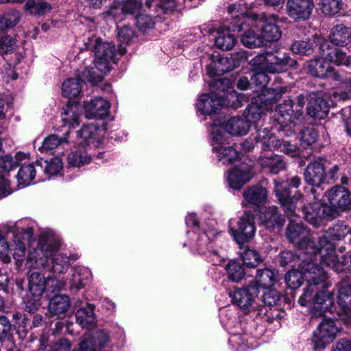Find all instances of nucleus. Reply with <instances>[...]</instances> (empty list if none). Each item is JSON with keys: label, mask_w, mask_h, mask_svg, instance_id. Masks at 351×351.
<instances>
[{"label": "nucleus", "mask_w": 351, "mask_h": 351, "mask_svg": "<svg viewBox=\"0 0 351 351\" xmlns=\"http://www.w3.org/2000/svg\"><path fill=\"white\" fill-rule=\"evenodd\" d=\"M306 241L300 243V248L298 247L295 255L291 251L281 252L279 262L282 267L288 265L295 266L298 264L304 271L307 285L304 288L298 302L303 306L313 304L311 314L317 317L327 311H333L334 294L328 290L331 283L328 281L327 273L317 263L309 261V249H304L302 246Z\"/></svg>", "instance_id": "nucleus-1"}, {"label": "nucleus", "mask_w": 351, "mask_h": 351, "mask_svg": "<svg viewBox=\"0 0 351 351\" xmlns=\"http://www.w3.org/2000/svg\"><path fill=\"white\" fill-rule=\"evenodd\" d=\"M60 245L51 237L43 236L35 248L30 249L26 258L25 267L28 269H43L53 274L65 273L70 260L75 261L77 256H67L56 253Z\"/></svg>", "instance_id": "nucleus-2"}, {"label": "nucleus", "mask_w": 351, "mask_h": 351, "mask_svg": "<svg viewBox=\"0 0 351 351\" xmlns=\"http://www.w3.org/2000/svg\"><path fill=\"white\" fill-rule=\"evenodd\" d=\"M289 191L283 184H276V196L289 220V223L287 228V237L291 243L298 244V247L300 248V243L302 241L314 239L307 234L305 228L301 223V220H298L293 215V212H295L292 209L293 199L289 198Z\"/></svg>", "instance_id": "nucleus-3"}, {"label": "nucleus", "mask_w": 351, "mask_h": 351, "mask_svg": "<svg viewBox=\"0 0 351 351\" xmlns=\"http://www.w3.org/2000/svg\"><path fill=\"white\" fill-rule=\"evenodd\" d=\"M302 246L304 249H309L308 251L309 261L315 263V261L319 259L321 264L335 271L337 273L343 271L342 259L340 261L337 257L333 243L321 244L319 241L316 243L315 240H308L304 242Z\"/></svg>", "instance_id": "nucleus-4"}, {"label": "nucleus", "mask_w": 351, "mask_h": 351, "mask_svg": "<svg viewBox=\"0 0 351 351\" xmlns=\"http://www.w3.org/2000/svg\"><path fill=\"white\" fill-rule=\"evenodd\" d=\"M241 103V97L236 91L231 90L222 95L213 92L210 95H202L196 103V107L202 114H211L216 113L224 106L237 108Z\"/></svg>", "instance_id": "nucleus-5"}, {"label": "nucleus", "mask_w": 351, "mask_h": 351, "mask_svg": "<svg viewBox=\"0 0 351 351\" xmlns=\"http://www.w3.org/2000/svg\"><path fill=\"white\" fill-rule=\"evenodd\" d=\"M251 63L253 66H257L258 69H265L268 73H275L285 71L289 67L294 66L296 61L284 53L277 56L258 55L251 60Z\"/></svg>", "instance_id": "nucleus-6"}, {"label": "nucleus", "mask_w": 351, "mask_h": 351, "mask_svg": "<svg viewBox=\"0 0 351 351\" xmlns=\"http://www.w3.org/2000/svg\"><path fill=\"white\" fill-rule=\"evenodd\" d=\"M85 49L93 51L94 60L110 66L111 62L115 63V46L111 43L102 42L101 39L95 36L88 37L84 40Z\"/></svg>", "instance_id": "nucleus-7"}, {"label": "nucleus", "mask_w": 351, "mask_h": 351, "mask_svg": "<svg viewBox=\"0 0 351 351\" xmlns=\"http://www.w3.org/2000/svg\"><path fill=\"white\" fill-rule=\"evenodd\" d=\"M226 138L218 130L213 132L212 146L219 162L228 165L239 158V153L232 146H227Z\"/></svg>", "instance_id": "nucleus-8"}, {"label": "nucleus", "mask_w": 351, "mask_h": 351, "mask_svg": "<svg viewBox=\"0 0 351 351\" xmlns=\"http://www.w3.org/2000/svg\"><path fill=\"white\" fill-rule=\"evenodd\" d=\"M337 332L338 328L333 319H323L313 332L312 337L313 348L324 349L336 338Z\"/></svg>", "instance_id": "nucleus-9"}, {"label": "nucleus", "mask_w": 351, "mask_h": 351, "mask_svg": "<svg viewBox=\"0 0 351 351\" xmlns=\"http://www.w3.org/2000/svg\"><path fill=\"white\" fill-rule=\"evenodd\" d=\"M231 236L238 244H244L252 239L256 233L254 215L245 211L237 222V228L229 230Z\"/></svg>", "instance_id": "nucleus-10"}, {"label": "nucleus", "mask_w": 351, "mask_h": 351, "mask_svg": "<svg viewBox=\"0 0 351 351\" xmlns=\"http://www.w3.org/2000/svg\"><path fill=\"white\" fill-rule=\"evenodd\" d=\"M110 341L109 333L104 329H98L82 337L77 351H106Z\"/></svg>", "instance_id": "nucleus-11"}, {"label": "nucleus", "mask_w": 351, "mask_h": 351, "mask_svg": "<svg viewBox=\"0 0 351 351\" xmlns=\"http://www.w3.org/2000/svg\"><path fill=\"white\" fill-rule=\"evenodd\" d=\"M326 165H330L326 159L319 158L311 162L305 169V182L313 186L319 187L327 180Z\"/></svg>", "instance_id": "nucleus-12"}, {"label": "nucleus", "mask_w": 351, "mask_h": 351, "mask_svg": "<svg viewBox=\"0 0 351 351\" xmlns=\"http://www.w3.org/2000/svg\"><path fill=\"white\" fill-rule=\"evenodd\" d=\"M276 116L278 123L282 126L293 124L294 126L301 124L304 119V113L300 110H295L293 101L291 99L285 100L278 106Z\"/></svg>", "instance_id": "nucleus-13"}, {"label": "nucleus", "mask_w": 351, "mask_h": 351, "mask_svg": "<svg viewBox=\"0 0 351 351\" xmlns=\"http://www.w3.org/2000/svg\"><path fill=\"white\" fill-rule=\"evenodd\" d=\"M258 295V288L252 284H249L244 288L235 290L230 296L233 304L242 308L245 313H250L255 309Z\"/></svg>", "instance_id": "nucleus-14"}, {"label": "nucleus", "mask_w": 351, "mask_h": 351, "mask_svg": "<svg viewBox=\"0 0 351 351\" xmlns=\"http://www.w3.org/2000/svg\"><path fill=\"white\" fill-rule=\"evenodd\" d=\"M215 232L210 230L202 232L199 234L197 241V250L200 254L206 256L208 261L213 265H219L223 261V257L213 249L212 239L210 237H214Z\"/></svg>", "instance_id": "nucleus-15"}, {"label": "nucleus", "mask_w": 351, "mask_h": 351, "mask_svg": "<svg viewBox=\"0 0 351 351\" xmlns=\"http://www.w3.org/2000/svg\"><path fill=\"white\" fill-rule=\"evenodd\" d=\"M307 72L311 75L319 78H331L335 81L341 80L340 75L324 58L311 60L307 66Z\"/></svg>", "instance_id": "nucleus-16"}, {"label": "nucleus", "mask_w": 351, "mask_h": 351, "mask_svg": "<svg viewBox=\"0 0 351 351\" xmlns=\"http://www.w3.org/2000/svg\"><path fill=\"white\" fill-rule=\"evenodd\" d=\"M244 207L250 206L260 210L267 200L268 191L266 188L257 184L248 187L243 192Z\"/></svg>", "instance_id": "nucleus-17"}, {"label": "nucleus", "mask_w": 351, "mask_h": 351, "mask_svg": "<svg viewBox=\"0 0 351 351\" xmlns=\"http://www.w3.org/2000/svg\"><path fill=\"white\" fill-rule=\"evenodd\" d=\"M12 241L10 243V252H12L18 267L22 265L25 255V241L30 237L23 229L15 228L11 232Z\"/></svg>", "instance_id": "nucleus-18"}, {"label": "nucleus", "mask_w": 351, "mask_h": 351, "mask_svg": "<svg viewBox=\"0 0 351 351\" xmlns=\"http://www.w3.org/2000/svg\"><path fill=\"white\" fill-rule=\"evenodd\" d=\"M329 204L341 213L351 209V193L341 186L331 188L326 193Z\"/></svg>", "instance_id": "nucleus-19"}, {"label": "nucleus", "mask_w": 351, "mask_h": 351, "mask_svg": "<svg viewBox=\"0 0 351 351\" xmlns=\"http://www.w3.org/2000/svg\"><path fill=\"white\" fill-rule=\"evenodd\" d=\"M288 15L297 21L306 20L312 14L314 8L313 0H288L287 2Z\"/></svg>", "instance_id": "nucleus-20"}, {"label": "nucleus", "mask_w": 351, "mask_h": 351, "mask_svg": "<svg viewBox=\"0 0 351 351\" xmlns=\"http://www.w3.org/2000/svg\"><path fill=\"white\" fill-rule=\"evenodd\" d=\"M91 277L90 271L84 267H75L73 272L69 279V282H62L58 286V289H69L70 290H80L88 282Z\"/></svg>", "instance_id": "nucleus-21"}, {"label": "nucleus", "mask_w": 351, "mask_h": 351, "mask_svg": "<svg viewBox=\"0 0 351 351\" xmlns=\"http://www.w3.org/2000/svg\"><path fill=\"white\" fill-rule=\"evenodd\" d=\"M320 54L330 63L336 65L348 66L351 62V57L347 56L342 50L337 48H330L328 40H323L319 47Z\"/></svg>", "instance_id": "nucleus-22"}, {"label": "nucleus", "mask_w": 351, "mask_h": 351, "mask_svg": "<svg viewBox=\"0 0 351 351\" xmlns=\"http://www.w3.org/2000/svg\"><path fill=\"white\" fill-rule=\"evenodd\" d=\"M252 177L250 167L247 164L241 163L229 171L228 182L231 188L239 189L248 182Z\"/></svg>", "instance_id": "nucleus-23"}, {"label": "nucleus", "mask_w": 351, "mask_h": 351, "mask_svg": "<svg viewBox=\"0 0 351 351\" xmlns=\"http://www.w3.org/2000/svg\"><path fill=\"white\" fill-rule=\"evenodd\" d=\"M110 106L107 100L100 97H95L90 101L84 102L86 117L88 118L104 119L108 114Z\"/></svg>", "instance_id": "nucleus-24"}, {"label": "nucleus", "mask_w": 351, "mask_h": 351, "mask_svg": "<svg viewBox=\"0 0 351 351\" xmlns=\"http://www.w3.org/2000/svg\"><path fill=\"white\" fill-rule=\"evenodd\" d=\"M292 199H293L292 209L295 210V212H293V215L295 218L298 220L303 218L315 227H319L321 221L320 218L317 214L315 215L313 213L308 211V208L304 206L303 195H299L298 198L294 197Z\"/></svg>", "instance_id": "nucleus-25"}, {"label": "nucleus", "mask_w": 351, "mask_h": 351, "mask_svg": "<svg viewBox=\"0 0 351 351\" xmlns=\"http://www.w3.org/2000/svg\"><path fill=\"white\" fill-rule=\"evenodd\" d=\"M258 212L261 223L267 228H281L285 223V219L278 213L276 206H269L264 212L261 210Z\"/></svg>", "instance_id": "nucleus-26"}, {"label": "nucleus", "mask_w": 351, "mask_h": 351, "mask_svg": "<svg viewBox=\"0 0 351 351\" xmlns=\"http://www.w3.org/2000/svg\"><path fill=\"white\" fill-rule=\"evenodd\" d=\"M110 66L104 63L94 60L93 66L86 68L82 73V77L93 84L101 82L104 75L109 72Z\"/></svg>", "instance_id": "nucleus-27"}, {"label": "nucleus", "mask_w": 351, "mask_h": 351, "mask_svg": "<svg viewBox=\"0 0 351 351\" xmlns=\"http://www.w3.org/2000/svg\"><path fill=\"white\" fill-rule=\"evenodd\" d=\"M254 138L257 146L264 150L280 149V140L271 134L267 128L258 130Z\"/></svg>", "instance_id": "nucleus-28"}, {"label": "nucleus", "mask_w": 351, "mask_h": 351, "mask_svg": "<svg viewBox=\"0 0 351 351\" xmlns=\"http://www.w3.org/2000/svg\"><path fill=\"white\" fill-rule=\"evenodd\" d=\"M351 234V227H348L343 222H338L328 228L318 239L321 244L339 241L345 237L347 234Z\"/></svg>", "instance_id": "nucleus-29"}, {"label": "nucleus", "mask_w": 351, "mask_h": 351, "mask_svg": "<svg viewBox=\"0 0 351 351\" xmlns=\"http://www.w3.org/2000/svg\"><path fill=\"white\" fill-rule=\"evenodd\" d=\"M82 115V108L80 104L69 101L62 108V121L65 125L75 128L80 124V118Z\"/></svg>", "instance_id": "nucleus-30"}, {"label": "nucleus", "mask_w": 351, "mask_h": 351, "mask_svg": "<svg viewBox=\"0 0 351 351\" xmlns=\"http://www.w3.org/2000/svg\"><path fill=\"white\" fill-rule=\"evenodd\" d=\"M329 38L336 46L346 45L351 41V28L343 24L337 25L332 28Z\"/></svg>", "instance_id": "nucleus-31"}, {"label": "nucleus", "mask_w": 351, "mask_h": 351, "mask_svg": "<svg viewBox=\"0 0 351 351\" xmlns=\"http://www.w3.org/2000/svg\"><path fill=\"white\" fill-rule=\"evenodd\" d=\"M29 269L30 273L28 278L29 291L34 297H40L44 293L46 287V278L38 271Z\"/></svg>", "instance_id": "nucleus-32"}, {"label": "nucleus", "mask_w": 351, "mask_h": 351, "mask_svg": "<svg viewBox=\"0 0 351 351\" xmlns=\"http://www.w3.org/2000/svg\"><path fill=\"white\" fill-rule=\"evenodd\" d=\"M276 280V274L274 271L269 269H258L254 280L250 282L255 287L259 289H270Z\"/></svg>", "instance_id": "nucleus-33"}, {"label": "nucleus", "mask_w": 351, "mask_h": 351, "mask_svg": "<svg viewBox=\"0 0 351 351\" xmlns=\"http://www.w3.org/2000/svg\"><path fill=\"white\" fill-rule=\"evenodd\" d=\"M39 170L36 167V162L23 165L16 176L19 186L25 187L31 184L36 176V173Z\"/></svg>", "instance_id": "nucleus-34"}, {"label": "nucleus", "mask_w": 351, "mask_h": 351, "mask_svg": "<svg viewBox=\"0 0 351 351\" xmlns=\"http://www.w3.org/2000/svg\"><path fill=\"white\" fill-rule=\"evenodd\" d=\"M329 112V106L326 100L317 97L314 101H311L307 106V113L314 119H323Z\"/></svg>", "instance_id": "nucleus-35"}, {"label": "nucleus", "mask_w": 351, "mask_h": 351, "mask_svg": "<svg viewBox=\"0 0 351 351\" xmlns=\"http://www.w3.org/2000/svg\"><path fill=\"white\" fill-rule=\"evenodd\" d=\"M39 171L51 177L58 175L62 168V162L60 158L54 157L50 160H43L36 161Z\"/></svg>", "instance_id": "nucleus-36"}, {"label": "nucleus", "mask_w": 351, "mask_h": 351, "mask_svg": "<svg viewBox=\"0 0 351 351\" xmlns=\"http://www.w3.org/2000/svg\"><path fill=\"white\" fill-rule=\"evenodd\" d=\"M232 69L231 60L226 57L213 60L207 66V73L210 76H220Z\"/></svg>", "instance_id": "nucleus-37"}, {"label": "nucleus", "mask_w": 351, "mask_h": 351, "mask_svg": "<svg viewBox=\"0 0 351 351\" xmlns=\"http://www.w3.org/2000/svg\"><path fill=\"white\" fill-rule=\"evenodd\" d=\"M323 40L320 38H308L306 40H296L292 45L291 49L296 54L309 56L313 53L314 47Z\"/></svg>", "instance_id": "nucleus-38"}, {"label": "nucleus", "mask_w": 351, "mask_h": 351, "mask_svg": "<svg viewBox=\"0 0 351 351\" xmlns=\"http://www.w3.org/2000/svg\"><path fill=\"white\" fill-rule=\"evenodd\" d=\"M250 124L243 119L232 117L225 124V130L232 135L243 136L247 133Z\"/></svg>", "instance_id": "nucleus-39"}, {"label": "nucleus", "mask_w": 351, "mask_h": 351, "mask_svg": "<svg viewBox=\"0 0 351 351\" xmlns=\"http://www.w3.org/2000/svg\"><path fill=\"white\" fill-rule=\"evenodd\" d=\"M70 306L69 297L66 295H57L53 297L48 305L49 312L53 315H60L65 313Z\"/></svg>", "instance_id": "nucleus-40"}, {"label": "nucleus", "mask_w": 351, "mask_h": 351, "mask_svg": "<svg viewBox=\"0 0 351 351\" xmlns=\"http://www.w3.org/2000/svg\"><path fill=\"white\" fill-rule=\"evenodd\" d=\"M217 34L218 36L215 38L216 47L224 51L232 49L236 43V38L230 30L221 29L217 32Z\"/></svg>", "instance_id": "nucleus-41"}, {"label": "nucleus", "mask_w": 351, "mask_h": 351, "mask_svg": "<svg viewBox=\"0 0 351 351\" xmlns=\"http://www.w3.org/2000/svg\"><path fill=\"white\" fill-rule=\"evenodd\" d=\"M338 289L337 302L343 311L351 305V284L343 280L339 283Z\"/></svg>", "instance_id": "nucleus-42"}, {"label": "nucleus", "mask_w": 351, "mask_h": 351, "mask_svg": "<svg viewBox=\"0 0 351 351\" xmlns=\"http://www.w3.org/2000/svg\"><path fill=\"white\" fill-rule=\"evenodd\" d=\"M281 36L280 27L274 23H267L261 28V37L263 41V45L267 43L277 41Z\"/></svg>", "instance_id": "nucleus-43"}, {"label": "nucleus", "mask_w": 351, "mask_h": 351, "mask_svg": "<svg viewBox=\"0 0 351 351\" xmlns=\"http://www.w3.org/2000/svg\"><path fill=\"white\" fill-rule=\"evenodd\" d=\"M82 91L81 81L76 78H69L62 84V95L71 99L80 95Z\"/></svg>", "instance_id": "nucleus-44"}, {"label": "nucleus", "mask_w": 351, "mask_h": 351, "mask_svg": "<svg viewBox=\"0 0 351 351\" xmlns=\"http://www.w3.org/2000/svg\"><path fill=\"white\" fill-rule=\"evenodd\" d=\"M25 8L31 14L40 16L50 12L51 6L43 0H27Z\"/></svg>", "instance_id": "nucleus-45"}, {"label": "nucleus", "mask_w": 351, "mask_h": 351, "mask_svg": "<svg viewBox=\"0 0 351 351\" xmlns=\"http://www.w3.org/2000/svg\"><path fill=\"white\" fill-rule=\"evenodd\" d=\"M75 317L77 323L82 328L89 327L95 322L94 311L90 306L77 310Z\"/></svg>", "instance_id": "nucleus-46"}, {"label": "nucleus", "mask_w": 351, "mask_h": 351, "mask_svg": "<svg viewBox=\"0 0 351 351\" xmlns=\"http://www.w3.org/2000/svg\"><path fill=\"white\" fill-rule=\"evenodd\" d=\"M123 6L121 1H114L103 13L104 19L108 21L113 20L116 22L123 20L125 14Z\"/></svg>", "instance_id": "nucleus-47"}, {"label": "nucleus", "mask_w": 351, "mask_h": 351, "mask_svg": "<svg viewBox=\"0 0 351 351\" xmlns=\"http://www.w3.org/2000/svg\"><path fill=\"white\" fill-rule=\"evenodd\" d=\"M67 138L66 136L59 138L58 136L51 134L47 136L40 147L39 150L43 153L51 152L53 149L62 146L64 143H67Z\"/></svg>", "instance_id": "nucleus-48"}, {"label": "nucleus", "mask_w": 351, "mask_h": 351, "mask_svg": "<svg viewBox=\"0 0 351 351\" xmlns=\"http://www.w3.org/2000/svg\"><path fill=\"white\" fill-rule=\"evenodd\" d=\"M67 160L71 166L80 167L88 164L90 161V157L86 151L77 149L70 153Z\"/></svg>", "instance_id": "nucleus-49"}, {"label": "nucleus", "mask_w": 351, "mask_h": 351, "mask_svg": "<svg viewBox=\"0 0 351 351\" xmlns=\"http://www.w3.org/2000/svg\"><path fill=\"white\" fill-rule=\"evenodd\" d=\"M12 318L14 326L16 327V333L18 334L19 338H25L28 332L27 326L29 319L25 315L22 314L19 312L14 313L13 314Z\"/></svg>", "instance_id": "nucleus-50"}, {"label": "nucleus", "mask_w": 351, "mask_h": 351, "mask_svg": "<svg viewBox=\"0 0 351 351\" xmlns=\"http://www.w3.org/2000/svg\"><path fill=\"white\" fill-rule=\"evenodd\" d=\"M341 213L330 204H320L317 207V215L321 219L331 221L340 215Z\"/></svg>", "instance_id": "nucleus-51"}, {"label": "nucleus", "mask_w": 351, "mask_h": 351, "mask_svg": "<svg viewBox=\"0 0 351 351\" xmlns=\"http://www.w3.org/2000/svg\"><path fill=\"white\" fill-rule=\"evenodd\" d=\"M241 41L244 46L248 48L260 47L263 45V41L261 36L252 29L245 31L241 35Z\"/></svg>", "instance_id": "nucleus-52"}, {"label": "nucleus", "mask_w": 351, "mask_h": 351, "mask_svg": "<svg viewBox=\"0 0 351 351\" xmlns=\"http://www.w3.org/2000/svg\"><path fill=\"white\" fill-rule=\"evenodd\" d=\"M159 14L152 16L151 14H140L136 19L137 27L143 32L152 29L158 21Z\"/></svg>", "instance_id": "nucleus-53"}, {"label": "nucleus", "mask_w": 351, "mask_h": 351, "mask_svg": "<svg viewBox=\"0 0 351 351\" xmlns=\"http://www.w3.org/2000/svg\"><path fill=\"white\" fill-rule=\"evenodd\" d=\"M19 12L10 10L0 16V31L14 27L19 21Z\"/></svg>", "instance_id": "nucleus-54"}, {"label": "nucleus", "mask_w": 351, "mask_h": 351, "mask_svg": "<svg viewBox=\"0 0 351 351\" xmlns=\"http://www.w3.org/2000/svg\"><path fill=\"white\" fill-rule=\"evenodd\" d=\"M288 86L270 88L265 90L261 100L266 104H272L278 101L282 95L288 91Z\"/></svg>", "instance_id": "nucleus-55"}, {"label": "nucleus", "mask_w": 351, "mask_h": 351, "mask_svg": "<svg viewBox=\"0 0 351 351\" xmlns=\"http://www.w3.org/2000/svg\"><path fill=\"white\" fill-rule=\"evenodd\" d=\"M300 271L296 269H293L289 271L286 276L285 281L287 286L292 289H295L299 288L302 284V280L304 278L306 280V278L305 276L304 271L301 269Z\"/></svg>", "instance_id": "nucleus-56"}, {"label": "nucleus", "mask_w": 351, "mask_h": 351, "mask_svg": "<svg viewBox=\"0 0 351 351\" xmlns=\"http://www.w3.org/2000/svg\"><path fill=\"white\" fill-rule=\"evenodd\" d=\"M226 269L228 278L234 282L240 281L245 275L243 265L236 261H230Z\"/></svg>", "instance_id": "nucleus-57"}, {"label": "nucleus", "mask_w": 351, "mask_h": 351, "mask_svg": "<svg viewBox=\"0 0 351 351\" xmlns=\"http://www.w3.org/2000/svg\"><path fill=\"white\" fill-rule=\"evenodd\" d=\"M320 8L326 15H335L339 12L342 6L341 0H321Z\"/></svg>", "instance_id": "nucleus-58"}, {"label": "nucleus", "mask_w": 351, "mask_h": 351, "mask_svg": "<svg viewBox=\"0 0 351 351\" xmlns=\"http://www.w3.org/2000/svg\"><path fill=\"white\" fill-rule=\"evenodd\" d=\"M97 131L98 128L95 125L88 123L84 125L81 130L77 131V136L84 139L86 143H90L96 139Z\"/></svg>", "instance_id": "nucleus-59"}, {"label": "nucleus", "mask_w": 351, "mask_h": 351, "mask_svg": "<svg viewBox=\"0 0 351 351\" xmlns=\"http://www.w3.org/2000/svg\"><path fill=\"white\" fill-rule=\"evenodd\" d=\"M147 5L149 8L152 6L156 7L161 13L167 14L172 12L177 8L176 0H153L147 2Z\"/></svg>", "instance_id": "nucleus-60"}, {"label": "nucleus", "mask_w": 351, "mask_h": 351, "mask_svg": "<svg viewBox=\"0 0 351 351\" xmlns=\"http://www.w3.org/2000/svg\"><path fill=\"white\" fill-rule=\"evenodd\" d=\"M263 114V108L257 104L252 102L247 106L244 112L245 121L250 122H255L259 120Z\"/></svg>", "instance_id": "nucleus-61"}, {"label": "nucleus", "mask_w": 351, "mask_h": 351, "mask_svg": "<svg viewBox=\"0 0 351 351\" xmlns=\"http://www.w3.org/2000/svg\"><path fill=\"white\" fill-rule=\"evenodd\" d=\"M317 133L314 128L308 127L302 130L300 132L301 145L304 147H307L313 144L317 139Z\"/></svg>", "instance_id": "nucleus-62"}, {"label": "nucleus", "mask_w": 351, "mask_h": 351, "mask_svg": "<svg viewBox=\"0 0 351 351\" xmlns=\"http://www.w3.org/2000/svg\"><path fill=\"white\" fill-rule=\"evenodd\" d=\"M243 263L248 267H256L261 261L259 254L254 250L247 249L242 254Z\"/></svg>", "instance_id": "nucleus-63"}, {"label": "nucleus", "mask_w": 351, "mask_h": 351, "mask_svg": "<svg viewBox=\"0 0 351 351\" xmlns=\"http://www.w3.org/2000/svg\"><path fill=\"white\" fill-rule=\"evenodd\" d=\"M248 7L241 1L235 2L228 7V12L232 18H239L247 14Z\"/></svg>", "instance_id": "nucleus-64"}]
</instances>
